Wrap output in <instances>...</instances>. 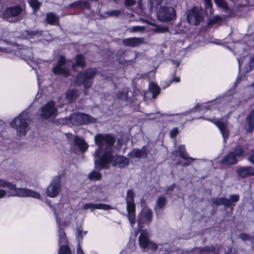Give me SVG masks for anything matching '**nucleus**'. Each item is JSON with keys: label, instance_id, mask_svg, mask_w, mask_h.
<instances>
[{"label": "nucleus", "instance_id": "1", "mask_svg": "<svg viewBox=\"0 0 254 254\" xmlns=\"http://www.w3.org/2000/svg\"><path fill=\"white\" fill-rule=\"evenodd\" d=\"M94 163L96 167L100 169L108 168L109 163L113 166L124 168L128 165L129 160L123 156L114 155L113 150L109 148L99 159H95Z\"/></svg>", "mask_w": 254, "mask_h": 254}, {"label": "nucleus", "instance_id": "2", "mask_svg": "<svg viewBox=\"0 0 254 254\" xmlns=\"http://www.w3.org/2000/svg\"><path fill=\"white\" fill-rule=\"evenodd\" d=\"M7 188L9 190H13L12 192L7 193L3 190H0V198L5 196H19V197H32L35 198H39L40 194L33 190L29 189L16 188L15 184L7 182L4 179H0V188Z\"/></svg>", "mask_w": 254, "mask_h": 254}, {"label": "nucleus", "instance_id": "3", "mask_svg": "<svg viewBox=\"0 0 254 254\" xmlns=\"http://www.w3.org/2000/svg\"><path fill=\"white\" fill-rule=\"evenodd\" d=\"M116 141V137L114 135L111 134H97L94 136V142L96 145L98 146L94 152V160L99 159L101 152L102 148L105 146V150L104 153L109 148L113 150L112 146Z\"/></svg>", "mask_w": 254, "mask_h": 254}, {"label": "nucleus", "instance_id": "4", "mask_svg": "<svg viewBox=\"0 0 254 254\" xmlns=\"http://www.w3.org/2000/svg\"><path fill=\"white\" fill-rule=\"evenodd\" d=\"M26 15L25 6L20 4L10 6L3 12L0 11V17L10 22H16L23 19Z\"/></svg>", "mask_w": 254, "mask_h": 254}, {"label": "nucleus", "instance_id": "5", "mask_svg": "<svg viewBox=\"0 0 254 254\" xmlns=\"http://www.w3.org/2000/svg\"><path fill=\"white\" fill-rule=\"evenodd\" d=\"M29 122L28 113L27 111H24L11 121L10 125L16 129L19 136H22L25 135L28 130Z\"/></svg>", "mask_w": 254, "mask_h": 254}, {"label": "nucleus", "instance_id": "6", "mask_svg": "<svg viewBox=\"0 0 254 254\" xmlns=\"http://www.w3.org/2000/svg\"><path fill=\"white\" fill-rule=\"evenodd\" d=\"M96 68H88L79 73L75 79V83L78 85H83L84 88H90L92 84V79L96 74Z\"/></svg>", "mask_w": 254, "mask_h": 254}, {"label": "nucleus", "instance_id": "7", "mask_svg": "<svg viewBox=\"0 0 254 254\" xmlns=\"http://www.w3.org/2000/svg\"><path fill=\"white\" fill-rule=\"evenodd\" d=\"M186 18L190 24L197 25L203 20V10L200 7L193 6L186 12Z\"/></svg>", "mask_w": 254, "mask_h": 254}, {"label": "nucleus", "instance_id": "8", "mask_svg": "<svg viewBox=\"0 0 254 254\" xmlns=\"http://www.w3.org/2000/svg\"><path fill=\"white\" fill-rule=\"evenodd\" d=\"M134 193L131 190L127 192L126 201L127 203V217L131 225L134 224L135 221V206L134 202Z\"/></svg>", "mask_w": 254, "mask_h": 254}, {"label": "nucleus", "instance_id": "9", "mask_svg": "<svg viewBox=\"0 0 254 254\" xmlns=\"http://www.w3.org/2000/svg\"><path fill=\"white\" fill-rule=\"evenodd\" d=\"M158 19L162 22H168L176 18V12L172 6H161L157 12Z\"/></svg>", "mask_w": 254, "mask_h": 254}, {"label": "nucleus", "instance_id": "10", "mask_svg": "<svg viewBox=\"0 0 254 254\" xmlns=\"http://www.w3.org/2000/svg\"><path fill=\"white\" fill-rule=\"evenodd\" d=\"M57 108L54 102L50 101L48 102L41 108V116L42 118L48 119L55 117L58 115Z\"/></svg>", "mask_w": 254, "mask_h": 254}, {"label": "nucleus", "instance_id": "11", "mask_svg": "<svg viewBox=\"0 0 254 254\" xmlns=\"http://www.w3.org/2000/svg\"><path fill=\"white\" fill-rule=\"evenodd\" d=\"M60 177L56 176L47 188L46 194L50 197H56L61 191Z\"/></svg>", "mask_w": 254, "mask_h": 254}, {"label": "nucleus", "instance_id": "12", "mask_svg": "<svg viewBox=\"0 0 254 254\" xmlns=\"http://www.w3.org/2000/svg\"><path fill=\"white\" fill-rule=\"evenodd\" d=\"M92 118L88 115L82 113H73L69 118V122L73 125L79 126L92 121Z\"/></svg>", "mask_w": 254, "mask_h": 254}, {"label": "nucleus", "instance_id": "13", "mask_svg": "<svg viewBox=\"0 0 254 254\" xmlns=\"http://www.w3.org/2000/svg\"><path fill=\"white\" fill-rule=\"evenodd\" d=\"M52 71L55 74H60L64 76H67L68 75V68L66 67L63 56L60 57L57 65L53 68Z\"/></svg>", "mask_w": 254, "mask_h": 254}, {"label": "nucleus", "instance_id": "14", "mask_svg": "<svg viewBox=\"0 0 254 254\" xmlns=\"http://www.w3.org/2000/svg\"><path fill=\"white\" fill-rule=\"evenodd\" d=\"M208 121L214 124L219 128L221 132L224 140L225 141L226 138L229 135V130L228 129V122H222L220 120L215 121V119H208Z\"/></svg>", "mask_w": 254, "mask_h": 254}, {"label": "nucleus", "instance_id": "15", "mask_svg": "<svg viewBox=\"0 0 254 254\" xmlns=\"http://www.w3.org/2000/svg\"><path fill=\"white\" fill-rule=\"evenodd\" d=\"M236 173L241 178L254 176V169L251 166H240L237 168Z\"/></svg>", "mask_w": 254, "mask_h": 254}, {"label": "nucleus", "instance_id": "16", "mask_svg": "<svg viewBox=\"0 0 254 254\" xmlns=\"http://www.w3.org/2000/svg\"><path fill=\"white\" fill-rule=\"evenodd\" d=\"M123 44L127 47H135L144 43V39L142 38H129L123 40Z\"/></svg>", "mask_w": 254, "mask_h": 254}, {"label": "nucleus", "instance_id": "17", "mask_svg": "<svg viewBox=\"0 0 254 254\" xmlns=\"http://www.w3.org/2000/svg\"><path fill=\"white\" fill-rule=\"evenodd\" d=\"M82 208L84 210L90 209L91 211H93L94 209H102L108 210L112 208L111 206L108 204L93 203H85L83 205Z\"/></svg>", "mask_w": 254, "mask_h": 254}, {"label": "nucleus", "instance_id": "18", "mask_svg": "<svg viewBox=\"0 0 254 254\" xmlns=\"http://www.w3.org/2000/svg\"><path fill=\"white\" fill-rule=\"evenodd\" d=\"M54 211H55V210H54ZM55 217L56 219V221L57 222V224L59 227V245H61L62 244H64L67 243V240L65 236V233L63 229L61 227V224H60V219L58 217V215L56 212H55Z\"/></svg>", "mask_w": 254, "mask_h": 254}, {"label": "nucleus", "instance_id": "19", "mask_svg": "<svg viewBox=\"0 0 254 254\" xmlns=\"http://www.w3.org/2000/svg\"><path fill=\"white\" fill-rule=\"evenodd\" d=\"M178 152L180 156L184 160L186 161L185 163L182 164V166H188L191 161H194L195 158L190 157L186 151L185 145H181L178 147Z\"/></svg>", "mask_w": 254, "mask_h": 254}, {"label": "nucleus", "instance_id": "20", "mask_svg": "<svg viewBox=\"0 0 254 254\" xmlns=\"http://www.w3.org/2000/svg\"><path fill=\"white\" fill-rule=\"evenodd\" d=\"M148 151L145 147H142L140 149H134L128 155L131 158H146L147 156Z\"/></svg>", "mask_w": 254, "mask_h": 254}, {"label": "nucleus", "instance_id": "21", "mask_svg": "<svg viewBox=\"0 0 254 254\" xmlns=\"http://www.w3.org/2000/svg\"><path fill=\"white\" fill-rule=\"evenodd\" d=\"M148 237L149 234L146 230L141 231L138 237V242L139 246L142 249L147 248L148 244L150 241Z\"/></svg>", "mask_w": 254, "mask_h": 254}, {"label": "nucleus", "instance_id": "22", "mask_svg": "<svg viewBox=\"0 0 254 254\" xmlns=\"http://www.w3.org/2000/svg\"><path fill=\"white\" fill-rule=\"evenodd\" d=\"M247 125L245 128L247 132H252L254 128V110H252L247 117Z\"/></svg>", "mask_w": 254, "mask_h": 254}, {"label": "nucleus", "instance_id": "23", "mask_svg": "<svg viewBox=\"0 0 254 254\" xmlns=\"http://www.w3.org/2000/svg\"><path fill=\"white\" fill-rule=\"evenodd\" d=\"M73 140L74 144L79 147L81 151L84 152L87 149L88 146L82 138L75 136Z\"/></svg>", "mask_w": 254, "mask_h": 254}, {"label": "nucleus", "instance_id": "24", "mask_svg": "<svg viewBox=\"0 0 254 254\" xmlns=\"http://www.w3.org/2000/svg\"><path fill=\"white\" fill-rule=\"evenodd\" d=\"M237 162L236 157L233 152H230L227 154L221 161L225 165H232Z\"/></svg>", "mask_w": 254, "mask_h": 254}, {"label": "nucleus", "instance_id": "25", "mask_svg": "<svg viewBox=\"0 0 254 254\" xmlns=\"http://www.w3.org/2000/svg\"><path fill=\"white\" fill-rule=\"evenodd\" d=\"M213 203L217 205H224L226 207H229L232 205L231 200L225 198H218L213 201Z\"/></svg>", "mask_w": 254, "mask_h": 254}, {"label": "nucleus", "instance_id": "26", "mask_svg": "<svg viewBox=\"0 0 254 254\" xmlns=\"http://www.w3.org/2000/svg\"><path fill=\"white\" fill-rule=\"evenodd\" d=\"M79 96V93L77 90H68L66 93V99L68 102L72 101Z\"/></svg>", "mask_w": 254, "mask_h": 254}, {"label": "nucleus", "instance_id": "27", "mask_svg": "<svg viewBox=\"0 0 254 254\" xmlns=\"http://www.w3.org/2000/svg\"><path fill=\"white\" fill-rule=\"evenodd\" d=\"M149 89L150 91L152 93L153 98H155V97L160 93L161 90L160 87L155 83H149Z\"/></svg>", "mask_w": 254, "mask_h": 254}, {"label": "nucleus", "instance_id": "28", "mask_svg": "<svg viewBox=\"0 0 254 254\" xmlns=\"http://www.w3.org/2000/svg\"><path fill=\"white\" fill-rule=\"evenodd\" d=\"M58 20L59 18L54 13L50 12L47 14L46 21L47 23L51 25H54L58 22Z\"/></svg>", "mask_w": 254, "mask_h": 254}, {"label": "nucleus", "instance_id": "29", "mask_svg": "<svg viewBox=\"0 0 254 254\" xmlns=\"http://www.w3.org/2000/svg\"><path fill=\"white\" fill-rule=\"evenodd\" d=\"M151 25L154 26L155 27L153 29V31L156 33H166L168 32L169 28L167 26H161L155 25L154 23H151Z\"/></svg>", "mask_w": 254, "mask_h": 254}, {"label": "nucleus", "instance_id": "30", "mask_svg": "<svg viewBox=\"0 0 254 254\" xmlns=\"http://www.w3.org/2000/svg\"><path fill=\"white\" fill-rule=\"evenodd\" d=\"M144 221L148 223L151 222L152 218L153 212L150 209H147L142 212Z\"/></svg>", "mask_w": 254, "mask_h": 254}, {"label": "nucleus", "instance_id": "31", "mask_svg": "<svg viewBox=\"0 0 254 254\" xmlns=\"http://www.w3.org/2000/svg\"><path fill=\"white\" fill-rule=\"evenodd\" d=\"M121 12L120 10H111L104 12V16L108 17H117L119 16Z\"/></svg>", "mask_w": 254, "mask_h": 254}, {"label": "nucleus", "instance_id": "32", "mask_svg": "<svg viewBox=\"0 0 254 254\" xmlns=\"http://www.w3.org/2000/svg\"><path fill=\"white\" fill-rule=\"evenodd\" d=\"M59 246L60 248L58 254H71L70 250L66 244Z\"/></svg>", "mask_w": 254, "mask_h": 254}, {"label": "nucleus", "instance_id": "33", "mask_svg": "<svg viewBox=\"0 0 254 254\" xmlns=\"http://www.w3.org/2000/svg\"><path fill=\"white\" fill-rule=\"evenodd\" d=\"M145 28V27L142 26H134L128 28L127 30L130 33H136L143 31Z\"/></svg>", "mask_w": 254, "mask_h": 254}, {"label": "nucleus", "instance_id": "34", "mask_svg": "<svg viewBox=\"0 0 254 254\" xmlns=\"http://www.w3.org/2000/svg\"><path fill=\"white\" fill-rule=\"evenodd\" d=\"M76 64L83 67L85 65V60L82 55H78L76 59Z\"/></svg>", "mask_w": 254, "mask_h": 254}, {"label": "nucleus", "instance_id": "35", "mask_svg": "<svg viewBox=\"0 0 254 254\" xmlns=\"http://www.w3.org/2000/svg\"><path fill=\"white\" fill-rule=\"evenodd\" d=\"M88 177L91 180H98L101 178V174L96 171H93L88 175Z\"/></svg>", "mask_w": 254, "mask_h": 254}, {"label": "nucleus", "instance_id": "36", "mask_svg": "<svg viewBox=\"0 0 254 254\" xmlns=\"http://www.w3.org/2000/svg\"><path fill=\"white\" fill-rule=\"evenodd\" d=\"M166 203V199L164 196H160L156 201V206L162 208Z\"/></svg>", "mask_w": 254, "mask_h": 254}, {"label": "nucleus", "instance_id": "37", "mask_svg": "<svg viewBox=\"0 0 254 254\" xmlns=\"http://www.w3.org/2000/svg\"><path fill=\"white\" fill-rule=\"evenodd\" d=\"M28 2L35 11L39 9L41 5V3L37 0H29Z\"/></svg>", "mask_w": 254, "mask_h": 254}, {"label": "nucleus", "instance_id": "38", "mask_svg": "<svg viewBox=\"0 0 254 254\" xmlns=\"http://www.w3.org/2000/svg\"><path fill=\"white\" fill-rule=\"evenodd\" d=\"M215 3L216 5L224 9H228V6L224 0H214Z\"/></svg>", "mask_w": 254, "mask_h": 254}, {"label": "nucleus", "instance_id": "39", "mask_svg": "<svg viewBox=\"0 0 254 254\" xmlns=\"http://www.w3.org/2000/svg\"><path fill=\"white\" fill-rule=\"evenodd\" d=\"M21 52V54H22L28 53L29 54L28 55H27V56L24 55L23 56V58L24 59V60L25 61H26L27 62H28V61H27L28 60H29L30 61H32V60L33 59V56L32 55V54L31 53V51L30 50H23Z\"/></svg>", "mask_w": 254, "mask_h": 254}, {"label": "nucleus", "instance_id": "40", "mask_svg": "<svg viewBox=\"0 0 254 254\" xmlns=\"http://www.w3.org/2000/svg\"><path fill=\"white\" fill-rule=\"evenodd\" d=\"M203 252H207L209 253H212V254H217L215 248L213 246H207L205 247L202 249Z\"/></svg>", "mask_w": 254, "mask_h": 254}, {"label": "nucleus", "instance_id": "41", "mask_svg": "<svg viewBox=\"0 0 254 254\" xmlns=\"http://www.w3.org/2000/svg\"><path fill=\"white\" fill-rule=\"evenodd\" d=\"M74 4H79L81 7L85 8H89L90 7V4L89 2L87 1H77L75 2L74 3L72 4L70 6H72V5Z\"/></svg>", "mask_w": 254, "mask_h": 254}, {"label": "nucleus", "instance_id": "42", "mask_svg": "<svg viewBox=\"0 0 254 254\" xmlns=\"http://www.w3.org/2000/svg\"><path fill=\"white\" fill-rule=\"evenodd\" d=\"M233 152L237 157L242 155L244 151L242 148V147L238 146L235 149L234 151Z\"/></svg>", "mask_w": 254, "mask_h": 254}, {"label": "nucleus", "instance_id": "43", "mask_svg": "<svg viewBox=\"0 0 254 254\" xmlns=\"http://www.w3.org/2000/svg\"><path fill=\"white\" fill-rule=\"evenodd\" d=\"M148 1L150 4L151 7H153L160 4L162 0H148Z\"/></svg>", "mask_w": 254, "mask_h": 254}, {"label": "nucleus", "instance_id": "44", "mask_svg": "<svg viewBox=\"0 0 254 254\" xmlns=\"http://www.w3.org/2000/svg\"><path fill=\"white\" fill-rule=\"evenodd\" d=\"M230 200H231L232 205H233V203H235L237 202L239 199V196L237 194H233L231 195L230 197V199H229Z\"/></svg>", "mask_w": 254, "mask_h": 254}, {"label": "nucleus", "instance_id": "45", "mask_svg": "<svg viewBox=\"0 0 254 254\" xmlns=\"http://www.w3.org/2000/svg\"><path fill=\"white\" fill-rule=\"evenodd\" d=\"M147 248L148 249H150L152 250H155L157 249L158 247H157V245L155 243L149 241V243L148 244Z\"/></svg>", "mask_w": 254, "mask_h": 254}, {"label": "nucleus", "instance_id": "46", "mask_svg": "<svg viewBox=\"0 0 254 254\" xmlns=\"http://www.w3.org/2000/svg\"><path fill=\"white\" fill-rule=\"evenodd\" d=\"M178 133V129L177 127L174 128L170 132V136L171 138L175 137Z\"/></svg>", "mask_w": 254, "mask_h": 254}, {"label": "nucleus", "instance_id": "47", "mask_svg": "<svg viewBox=\"0 0 254 254\" xmlns=\"http://www.w3.org/2000/svg\"><path fill=\"white\" fill-rule=\"evenodd\" d=\"M240 238L244 241H246L250 240L252 237L247 234L242 233L240 235Z\"/></svg>", "mask_w": 254, "mask_h": 254}, {"label": "nucleus", "instance_id": "48", "mask_svg": "<svg viewBox=\"0 0 254 254\" xmlns=\"http://www.w3.org/2000/svg\"><path fill=\"white\" fill-rule=\"evenodd\" d=\"M82 233L83 231L81 228H79L77 229L76 238L78 241H79L80 239H82Z\"/></svg>", "mask_w": 254, "mask_h": 254}, {"label": "nucleus", "instance_id": "49", "mask_svg": "<svg viewBox=\"0 0 254 254\" xmlns=\"http://www.w3.org/2000/svg\"><path fill=\"white\" fill-rule=\"evenodd\" d=\"M180 81V78L179 77H177L176 76H174L173 78L170 80L169 83L166 86H169V85L173 82L178 83Z\"/></svg>", "mask_w": 254, "mask_h": 254}, {"label": "nucleus", "instance_id": "50", "mask_svg": "<svg viewBox=\"0 0 254 254\" xmlns=\"http://www.w3.org/2000/svg\"><path fill=\"white\" fill-rule=\"evenodd\" d=\"M117 97L118 98L120 99H124L126 98L127 94L125 93L124 92H120L118 93Z\"/></svg>", "mask_w": 254, "mask_h": 254}, {"label": "nucleus", "instance_id": "51", "mask_svg": "<svg viewBox=\"0 0 254 254\" xmlns=\"http://www.w3.org/2000/svg\"><path fill=\"white\" fill-rule=\"evenodd\" d=\"M135 2V0H126L125 3L126 5L130 6L133 5Z\"/></svg>", "mask_w": 254, "mask_h": 254}, {"label": "nucleus", "instance_id": "52", "mask_svg": "<svg viewBox=\"0 0 254 254\" xmlns=\"http://www.w3.org/2000/svg\"><path fill=\"white\" fill-rule=\"evenodd\" d=\"M250 70H252L253 67L254 66V56L252 57L249 63Z\"/></svg>", "mask_w": 254, "mask_h": 254}, {"label": "nucleus", "instance_id": "53", "mask_svg": "<svg viewBox=\"0 0 254 254\" xmlns=\"http://www.w3.org/2000/svg\"><path fill=\"white\" fill-rule=\"evenodd\" d=\"M77 254H84L79 244H78L77 248Z\"/></svg>", "mask_w": 254, "mask_h": 254}, {"label": "nucleus", "instance_id": "54", "mask_svg": "<svg viewBox=\"0 0 254 254\" xmlns=\"http://www.w3.org/2000/svg\"><path fill=\"white\" fill-rule=\"evenodd\" d=\"M249 161L254 165V155H252L249 157Z\"/></svg>", "mask_w": 254, "mask_h": 254}, {"label": "nucleus", "instance_id": "55", "mask_svg": "<svg viewBox=\"0 0 254 254\" xmlns=\"http://www.w3.org/2000/svg\"><path fill=\"white\" fill-rule=\"evenodd\" d=\"M205 2L207 4L208 6H211V3L210 0H205Z\"/></svg>", "mask_w": 254, "mask_h": 254}, {"label": "nucleus", "instance_id": "56", "mask_svg": "<svg viewBox=\"0 0 254 254\" xmlns=\"http://www.w3.org/2000/svg\"><path fill=\"white\" fill-rule=\"evenodd\" d=\"M5 49H3V48H0V54L1 53H2L5 52Z\"/></svg>", "mask_w": 254, "mask_h": 254}, {"label": "nucleus", "instance_id": "57", "mask_svg": "<svg viewBox=\"0 0 254 254\" xmlns=\"http://www.w3.org/2000/svg\"><path fill=\"white\" fill-rule=\"evenodd\" d=\"M174 186H175V185H172V186H170V187L168 188V190H173L174 188Z\"/></svg>", "mask_w": 254, "mask_h": 254}, {"label": "nucleus", "instance_id": "58", "mask_svg": "<svg viewBox=\"0 0 254 254\" xmlns=\"http://www.w3.org/2000/svg\"><path fill=\"white\" fill-rule=\"evenodd\" d=\"M237 60H238V64H239V67L240 68V66H241L240 61V60L238 58H237Z\"/></svg>", "mask_w": 254, "mask_h": 254}, {"label": "nucleus", "instance_id": "59", "mask_svg": "<svg viewBox=\"0 0 254 254\" xmlns=\"http://www.w3.org/2000/svg\"><path fill=\"white\" fill-rule=\"evenodd\" d=\"M203 107L204 108H205V109L206 108V109H208V110H209V107H208V106L206 107L205 106H203Z\"/></svg>", "mask_w": 254, "mask_h": 254}, {"label": "nucleus", "instance_id": "60", "mask_svg": "<svg viewBox=\"0 0 254 254\" xmlns=\"http://www.w3.org/2000/svg\"><path fill=\"white\" fill-rule=\"evenodd\" d=\"M140 223H141V220H139L138 221V227H139Z\"/></svg>", "mask_w": 254, "mask_h": 254}, {"label": "nucleus", "instance_id": "61", "mask_svg": "<svg viewBox=\"0 0 254 254\" xmlns=\"http://www.w3.org/2000/svg\"><path fill=\"white\" fill-rule=\"evenodd\" d=\"M200 107V106L198 105H197L196 106H195V108H199Z\"/></svg>", "mask_w": 254, "mask_h": 254}, {"label": "nucleus", "instance_id": "62", "mask_svg": "<svg viewBox=\"0 0 254 254\" xmlns=\"http://www.w3.org/2000/svg\"><path fill=\"white\" fill-rule=\"evenodd\" d=\"M72 68H73V69H74V68H75V65H74V64H72Z\"/></svg>", "mask_w": 254, "mask_h": 254}, {"label": "nucleus", "instance_id": "63", "mask_svg": "<svg viewBox=\"0 0 254 254\" xmlns=\"http://www.w3.org/2000/svg\"><path fill=\"white\" fill-rule=\"evenodd\" d=\"M138 0V4H140L142 1V0Z\"/></svg>", "mask_w": 254, "mask_h": 254}, {"label": "nucleus", "instance_id": "64", "mask_svg": "<svg viewBox=\"0 0 254 254\" xmlns=\"http://www.w3.org/2000/svg\"><path fill=\"white\" fill-rule=\"evenodd\" d=\"M252 152H254V150H252Z\"/></svg>", "mask_w": 254, "mask_h": 254}]
</instances>
